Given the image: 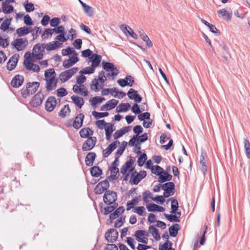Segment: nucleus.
Returning <instances> with one entry per match:
<instances>
[{"label":"nucleus","instance_id":"obj_1","mask_svg":"<svg viewBox=\"0 0 250 250\" xmlns=\"http://www.w3.org/2000/svg\"><path fill=\"white\" fill-rule=\"evenodd\" d=\"M40 83L38 82L27 83L25 87H23L21 90V94L22 98L26 99L35 94L39 87Z\"/></svg>","mask_w":250,"mask_h":250},{"label":"nucleus","instance_id":"obj_2","mask_svg":"<svg viewBox=\"0 0 250 250\" xmlns=\"http://www.w3.org/2000/svg\"><path fill=\"white\" fill-rule=\"evenodd\" d=\"M118 199L117 192L108 190L105 191L103 196V201L107 205H110Z\"/></svg>","mask_w":250,"mask_h":250},{"label":"nucleus","instance_id":"obj_3","mask_svg":"<svg viewBox=\"0 0 250 250\" xmlns=\"http://www.w3.org/2000/svg\"><path fill=\"white\" fill-rule=\"evenodd\" d=\"M162 189L164 190V197L168 198L173 195L175 192V186L173 182H168L163 184Z\"/></svg>","mask_w":250,"mask_h":250},{"label":"nucleus","instance_id":"obj_4","mask_svg":"<svg viewBox=\"0 0 250 250\" xmlns=\"http://www.w3.org/2000/svg\"><path fill=\"white\" fill-rule=\"evenodd\" d=\"M28 44V40L26 38H17L11 42V45L17 50L22 51Z\"/></svg>","mask_w":250,"mask_h":250},{"label":"nucleus","instance_id":"obj_5","mask_svg":"<svg viewBox=\"0 0 250 250\" xmlns=\"http://www.w3.org/2000/svg\"><path fill=\"white\" fill-rule=\"evenodd\" d=\"M78 70L76 67H73L70 69L62 72L60 74V79L62 82L64 83L67 81L71 77L74 75Z\"/></svg>","mask_w":250,"mask_h":250},{"label":"nucleus","instance_id":"obj_6","mask_svg":"<svg viewBox=\"0 0 250 250\" xmlns=\"http://www.w3.org/2000/svg\"><path fill=\"white\" fill-rule=\"evenodd\" d=\"M97 138L96 137L91 136L88 137L82 146L83 150L86 151L91 150L95 146Z\"/></svg>","mask_w":250,"mask_h":250},{"label":"nucleus","instance_id":"obj_7","mask_svg":"<svg viewBox=\"0 0 250 250\" xmlns=\"http://www.w3.org/2000/svg\"><path fill=\"white\" fill-rule=\"evenodd\" d=\"M119 233L118 231L114 229H110L105 233V238L106 241L110 243H113L116 241L118 237Z\"/></svg>","mask_w":250,"mask_h":250},{"label":"nucleus","instance_id":"obj_8","mask_svg":"<svg viewBox=\"0 0 250 250\" xmlns=\"http://www.w3.org/2000/svg\"><path fill=\"white\" fill-rule=\"evenodd\" d=\"M43 99L44 95L41 92H39L33 96L30 104L32 107H37L42 104Z\"/></svg>","mask_w":250,"mask_h":250},{"label":"nucleus","instance_id":"obj_9","mask_svg":"<svg viewBox=\"0 0 250 250\" xmlns=\"http://www.w3.org/2000/svg\"><path fill=\"white\" fill-rule=\"evenodd\" d=\"M57 101L55 97L49 96L47 99L45 108L48 112H52L56 106Z\"/></svg>","mask_w":250,"mask_h":250},{"label":"nucleus","instance_id":"obj_10","mask_svg":"<svg viewBox=\"0 0 250 250\" xmlns=\"http://www.w3.org/2000/svg\"><path fill=\"white\" fill-rule=\"evenodd\" d=\"M127 95L129 99L133 100L136 104L141 103L142 100V97L138 93V91L133 88L129 89Z\"/></svg>","mask_w":250,"mask_h":250},{"label":"nucleus","instance_id":"obj_11","mask_svg":"<svg viewBox=\"0 0 250 250\" xmlns=\"http://www.w3.org/2000/svg\"><path fill=\"white\" fill-rule=\"evenodd\" d=\"M24 81V78L22 75L17 74L13 78L10 83L12 87L18 88L23 84Z\"/></svg>","mask_w":250,"mask_h":250},{"label":"nucleus","instance_id":"obj_12","mask_svg":"<svg viewBox=\"0 0 250 250\" xmlns=\"http://www.w3.org/2000/svg\"><path fill=\"white\" fill-rule=\"evenodd\" d=\"M84 115L83 113H79L75 118L72 126L76 129H78L83 126Z\"/></svg>","mask_w":250,"mask_h":250},{"label":"nucleus","instance_id":"obj_13","mask_svg":"<svg viewBox=\"0 0 250 250\" xmlns=\"http://www.w3.org/2000/svg\"><path fill=\"white\" fill-rule=\"evenodd\" d=\"M135 159L134 158L130 156L128 161H127L121 167V173L123 175L127 173V171L129 168L133 165Z\"/></svg>","mask_w":250,"mask_h":250},{"label":"nucleus","instance_id":"obj_14","mask_svg":"<svg viewBox=\"0 0 250 250\" xmlns=\"http://www.w3.org/2000/svg\"><path fill=\"white\" fill-rule=\"evenodd\" d=\"M125 211V208L123 206H120L118 208L116 209L113 211V212L111 213L109 215L110 223H112L113 220L119 217L120 215L123 214Z\"/></svg>","mask_w":250,"mask_h":250},{"label":"nucleus","instance_id":"obj_15","mask_svg":"<svg viewBox=\"0 0 250 250\" xmlns=\"http://www.w3.org/2000/svg\"><path fill=\"white\" fill-rule=\"evenodd\" d=\"M146 208L149 212H163L165 208L154 203H150L146 205Z\"/></svg>","mask_w":250,"mask_h":250},{"label":"nucleus","instance_id":"obj_16","mask_svg":"<svg viewBox=\"0 0 250 250\" xmlns=\"http://www.w3.org/2000/svg\"><path fill=\"white\" fill-rule=\"evenodd\" d=\"M172 176L168 172L164 170L158 177V181L160 183H163L167 181L170 182V181L172 180Z\"/></svg>","mask_w":250,"mask_h":250},{"label":"nucleus","instance_id":"obj_17","mask_svg":"<svg viewBox=\"0 0 250 250\" xmlns=\"http://www.w3.org/2000/svg\"><path fill=\"white\" fill-rule=\"evenodd\" d=\"M33 31V29L31 26H23L18 28L16 30V33L19 37L27 35Z\"/></svg>","mask_w":250,"mask_h":250},{"label":"nucleus","instance_id":"obj_18","mask_svg":"<svg viewBox=\"0 0 250 250\" xmlns=\"http://www.w3.org/2000/svg\"><path fill=\"white\" fill-rule=\"evenodd\" d=\"M96 156V154L95 152H91L88 153L85 158L86 165L87 166H93Z\"/></svg>","mask_w":250,"mask_h":250},{"label":"nucleus","instance_id":"obj_19","mask_svg":"<svg viewBox=\"0 0 250 250\" xmlns=\"http://www.w3.org/2000/svg\"><path fill=\"white\" fill-rule=\"evenodd\" d=\"M102 65L103 69L107 72H110L112 71H118V68L115 67L114 64L110 62H105L103 61L102 62Z\"/></svg>","mask_w":250,"mask_h":250},{"label":"nucleus","instance_id":"obj_20","mask_svg":"<svg viewBox=\"0 0 250 250\" xmlns=\"http://www.w3.org/2000/svg\"><path fill=\"white\" fill-rule=\"evenodd\" d=\"M90 59H91V66L95 68L100 65L102 56L98 54L94 53L91 57Z\"/></svg>","mask_w":250,"mask_h":250},{"label":"nucleus","instance_id":"obj_21","mask_svg":"<svg viewBox=\"0 0 250 250\" xmlns=\"http://www.w3.org/2000/svg\"><path fill=\"white\" fill-rule=\"evenodd\" d=\"M180 229V226L178 224H174L168 229L169 235L170 236L175 237L177 234L178 231Z\"/></svg>","mask_w":250,"mask_h":250},{"label":"nucleus","instance_id":"obj_22","mask_svg":"<svg viewBox=\"0 0 250 250\" xmlns=\"http://www.w3.org/2000/svg\"><path fill=\"white\" fill-rule=\"evenodd\" d=\"M90 172L92 176L98 177L103 174V170L99 166H93L90 168Z\"/></svg>","mask_w":250,"mask_h":250},{"label":"nucleus","instance_id":"obj_23","mask_svg":"<svg viewBox=\"0 0 250 250\" xmlns=\"http://www.w3.org/2000/svg\"><path fill=\"white\" fill-rule=\"evenodd\" d=\"M93 131L89 127H84L81 129L79 132L80 136L83 138H88L92 135Z\"/></svg>","mask_w":250,"mask_h":250},{"label":"nucleus","instance_id":"obj_24","mask_svg":"<svg viewBox=\"0 0 250 250\" xmlns=\"http://www.w3.org/2000/svg\"><path fill=\"white\" fill-rule=\"evenodd\" d=\"M141 180L139 174H138V172L135 170L131 175L129 183L132 185H137Z\"/></svg>","mask_w":250,"mask_h":250},{"label":"nucleus","instance_id":"obj_25","mask_svg":"<svg viewBox=\"0 0 250 250\" xmlns=\"http://www.w3.org/2000/svg\"><path fill=\"white\" fill-rule=\"evenodd\" d=\"M105 99L104 97L95 96L89 100V102L93 108H96L98 104H101Z\"/></svg>","mask_w":250,"mask_h":250},{"label":"nucleus","instance_id":"obj_26","mask_svg":"<svg viewBox=\"0 0 250 250\" xmlns=\"http://www.w3.org/2000/svg\"><path fill=\"white\" fill-rule=\"evenodd\" d=\"M61 45H62L61 43H60L57 41H55L46 44V45H44V48L47 51L54 50L60 47Z\"/></svg>","mask_w":250,"mask_h":250},{"label":"nucleus","instance_id":"obj_27","mask_svg":"<svg viewBox=\"0 0 250 250\" xmlns=\"http://www.w3.org/2000/svg\"><path fill=\"white\" fill-rule=\"evenodd\" d=\"M72 102L79 108H81L84 104V102L83 98L76 95H73L71 97Z\"/></svg>","mask_w":250,"mask_h":250},{"label":"nucleus","instance_id":"obj_28","mask_svg":"<svg viewBox=\"0 0 250 250\" xmlns=\"http://www.w3.org/2000/svg\"><path fill=\"white\" fill-rule=\"evenodd\" d=\"M26 64H25V67L26 69L29 71H33L35 72H39L40 70V68L39 66L33 62L28 63L27 62H25Z\"/></svg>","mask_w":250,"mask_h":250},{"label":"nucleus","instance_id":"obj_29","mask_svg":"<svg viewBox=\"0 0 250 250\" xmlns=\"http://www.w3.org/2000/svg\"><path fill=\"white\" fill-rule=\"evenodd\" d=\"M149 230L156 241H158L161 239L159 230L154 226L150 225L149 227Z\"/></svg>","mask_w":250,"mask_h":250},{"label":"nucleus","instance_id":"obj_30","mask_svg":"<svg viewBox=\"0 0 250 250\" xmlns=\"http://www.w3.org/2000/svg\"><path fill=\"white\" fill-rule=\"evenodd\" d=\"M171 201V213H175L177 210H178L179 208V204L178 201L174 198H171L167 200V202L168 203L169 201Z\"/></svg>","mask_w":250,"mask_h":250},{"label":"nucleus","instance_id":"obj_31","mask_svg":"<svg viewBox=\"0 0 250 250\" xmlns=\"http://www.w3.org/2000/svg\"><path fill=\"white\" fill-rule=\"evenodd\" d=\"M130 106L131 105L129 103H122L117 106L116 110L118 113L126 112L129 109Z\"/></svg>","mask_w":250,"mask_h":250},{"label":"nucleus","instance_id":"obj_32","mask_svg":"<svg viewBox=\"0 0 250 250\" xmlns=\"http://www.w3.org/2000/svg\"><path fill=\"white\" fill-rule=\"evenodd\" d=\"M2 12L6 14H10L13 12L14 8L12 5H10L5 2L2 3Z\"/></svg>","mask_w":250,"mask_h":250},{"label":"nucleus","instance_id":"obj_33","mask_svg":"<svg viewBox=\"0 0 250 250\" xmlns=\"http://www.w3.org/2000/svg\"><path fill=\"white\" fill-rule=\"evenodd\" d=\"M217 13L218 14L221 15L224 20L229 21H230L232 16L231 12H228L225 9H222L218 10Z\"/></svg>","mask_w":250,"mask_h":250},{"label":"nucleus","instance_id":"obj_34","mask_svg":"<svg viewBox=\"0 0 250 250\" xmlns=\"http://www.w3.org/2000/svg\"><path fill=\"white\" fill-rule=\"evenodd\" d=\"M24 57L25 58L23 64L25 66V62L30 63L35 62L34 57V53H31L30 52H27L24 54Z\"/></svg>","mask_w":250,"mask_h":250},{"label":"nucleus","instance_id":"obj_35","mask_svg":"<svg viewBox=\"0 0 250 250\" xmlns=\"http://www.w3.org/2000/svg\"><path fill=\"white\" fill-rule=\"evenodd\" d=\"M12 18L9 19H6L1 24L0 29L4 32L6 31L9 28V26L11 24Z\"/></svg>","mask_w":250,"mask_h":250},{"label":"nucleus","instance_id":"obj_36","mask_svg":"<svg viewBox=\"0 0 250 250\" xmlns=\"http://www.w3.org/2000/svg\"><path fill=\"white\" fill-rule=\"evenodd\" d=\"M83 8L85 13L88 17H92L94 13V10L93 7L87 4H83Z\"/></svg>","mask_w":250,"mask_h":250},{"label":"nucleus","instance_id":"obj_37","mask_svg":"<svg viewBox=\"0 0 250 250\" xmlns=\"http://www.w3.org/2000/svg\"><path fill=\"white\" fill-rule=\"evenodd\" d=\"M164 215L170 222H179L180 221L179 216H177V215H175L174 214H168L164 213Z\"/></svg>","mask_w":250,"mask_h":250},{"label":"nucleus","instance_id":"obj_38","mask_svg":"<svg viewBox=\"0 0 250 250\" xmlns=\"http://www.w3.org/2000/svg\"><path fill=\"white\" fill-rule=\"evenodd\" d=\"M172 243L169 240H167L163 244L159 245V250H172Z\"/></svg>","mask_w":250,"mask_h":250},{"label":"nucleus","instance_id":"obj_39","mask_svg":"<svg viewBox=\"0 0 250 250\" xmlns=\"http://www.w3.org/2000/svg\"><path fill=\"white\" fill-rule=\"evenodd\" d=\"M139 155L140 156L138 157L137 160V164L138 166L142 167L144 165L145 162L146 161L147 157L146 154L145 153H143Z\"/></svg>","mask_w":250,"mask_h":250},{"label":"nucleus","instance_id":"obj_40","mask_svg":"<svg viewBox=\"0 0 250 250\" xmlns=\"http://www.w3.org/2000/svg\"><path fill=\"white\" fill-rule=\"evenodd\" d=\"M244 148L246 156L248 158L250 159V143L246 138L243 139Z\"/></svg>","mask_w":250,"mask_h":250},{"label":"nucleus","instance_id":"obj_41","mask_svg":"<svg viewBox=\"0 0 250 250\" xmlns=\"http://www.w3.org/2000/svg\"><path fill=\"white\" fill-rule=\"evenodd\" d=\"M46 88L48 91H51L53 90L52 85L55 81V77L50 78L49 79H45Z\"/></svg>","mask_w":250,"mask_h":250},{"label":"nucleus","instance_id":"obj_42","mask_svg":"<svg viewBox=\"0 0 250 250\" xmlns=\"http://www.w3.org/2000/svg\"><path fill=\"white\" fill-rule=\"evenodd\" d=\"M138 204V198H134L132 200L128 201L126 204V210H130L131 208H134L135 205H137Z\"/></svg>","mask_w":250,"mask_h":250},{"label":"nucleus","instance_id":"obj_43","mask_svg":"<svg viewBox=\"0 0 250 250\" xmlns=\"http://www.w3.org/2000/svg\"><path fill=\"white\" fill-rule=\"evenodd\" d=\"M70 112V109L68 104L64 105L63 108H62L59 113V116L62 118H64L66 116L67 112Z\"/></svg>","mask_w":250,"mask_h":250},{"label":"nucleus","instance_id":"obj_44","mask_svg":"<svg viewBox=\"0 0 250 250\" xmlns=\"http://www.w3.org/2000/svg\"><path fill=\"white\" fill-rule=\"evenodd\" d=\"M75 53L76 51L70 46H68L66 49H63L62 51V54L63 56L73 55Z\"/></svg>","mask_w":250,"mask_h":250},{"label":"nucleus","instance_id":"obj_45","mask_svg":"<svg viewBox=\"0 0 250 250\" xmlns=\"http://www.w3.org/2000/svg\"><path fill=\"white\" fill-rule=\"evenodd\" d=\"M138 119L141 121H145V120H150V114L148 112L140 113L138 115Z\"/></svg>","mask_w":250,"mask_h":250},{"label":"nucleus","instance_id":"obj_46","mask_svg":"<svg viewBox=\"0 0 250 250\" xmlns=\"http://www.w3.org/2000/svg\"><path fill=\"white\" fill-rule=\"evenodd\" d=\"M56 77V73L53 68H50L45 71L44 77L45 79H49L53 77Z\"/></svg>","mask_w":250,"mask_h":250},{"label":"nucleus","instance_id":"obj_47","mask_svg":"<svg viewBox=\"0 0 250 250\" xmlns=\"http://www.w3.org/2000/svg\"><path fill=\"white\" fill-rule=\"evenodd\" d=\"M92 114L94 117L95 118L100 119L108 116L109 113L107 112H99L96 111H93L92 112Z\"/></svg>","mask_w":250,"mask_h":250},{"label":"nucleus","instance_id":"obj_48","mask_svg":"<svg viewBox=\"0 0 250 250\" xmlns=\"http://www.w3.org/2000/svg\"><path fill=\"white\" fill-rule=\"evenodd\" d=\"M164 170V169L160 166L155 165L154 166L153 168H152L151 172L152 173L159 176Z\"/></svg>","mask_w":250,"mask_h":250},{"label":"nucleus","instance_id":"obj_49","mask_svg":"<svg viewBox=\"0 0 250 250\" xmlns=\"http://www.w3.org/2000/svg\"><path fill=\"white\" fill-rule=\"evenodd\" d=\"M125 216L122 215L119 219L116 221L114 224V227L116 228L121 227L125 222Z\"/></svg>","mask_w":250,"mask_h":250},{"label":"nucleus","instance_id":"obj_50","mask_svg":"<svg viewBox=\"0 0 250 250\" xmlns=\"http://www.w3.org/2000/svg\"><path fill=\"white\" fill-rule=\"evenodd\" d=\"M118 103L119 101L118 100L113 99L108 101L106 103L108 104V109L110 110L114 108L117 106Z\"/></svg>","mask_w":250,"mask_h":250},{"label":"nucleus","instance_id":"obj_51","mask_svg":"<svg viewBox=\"0 0 250 250\" xmlns=\"http://www.w3.org/2000/svg\"><path fill=\"white\" fill-rule=\"evenodd\" d=\"M120 144V143L119 141H115L109 144L106 148L112 153L117 148V145H119Z\"/></svg>","mask_w":250,"mask_h":250},{"label":"nucleus","instance_id":"obj_52","mask_svg":"<svg viewBox=\"0 0 250 250\" xmlns=\"http://www.w3.org/2000/svg\"><path fill=\"white\" fill-rule=\"evenodd\" d=\"M148 139V136L146 133H144L140 136H137V143L140 145L141 143H144Z\"/></svg>","mask_w":250,"mask_h":250},{"label":"nucleus","instance_id":"obj_53","mask_svg":"<svg viewBox=\"0 0 250 250\" xmlns=\"http://www.w3.org/2000/svg\"><path fill=\"white\" fill-rule=\"evenodd\" d=\"M59 34V35L57 36V37L55 38V40H58L60 42H65L69 39V36L65 37L66 33Z\"/></svg>","mask_w":250,"mask_h":250},{"label":"nucleus","instance_id":"obj_54","mask_svg":"<svg viewBox=\"0 0 250 250\" xmlns=\"http://www.w3.org/2000/svg\"><path fill=\"white\" fill-rule=\"evenodd\" d=\"M53 32L52 28H46L44 30L42 37L43 39H47L49 36L51 37L52 36Z\"/></svg>","mask_w":250,"mask_h":250},{"label":"nucleus","instance_id":"obj_55","mask_svg":"<svg viewBox=\"0 0 250 250\" xmlns=\"http://www.w3.org/2000/svg\"><path fill=\"white\" fill-rule=\"evenodd\" d=\"M61 22V19L58 17L53 18L50 21V25L52 27H56Z\"/></svg>","mask_w":250,"mask_h":250},{"label":"nucleus","instance_id":"obj_56","mask_svg":"<svg viewBox=\"0 0 250 250\" xmlns=\"http://www.w3.org/2000/svg\"><path fill=\"white\" fill-rule=\"evenodd\" d=\"M165 197L163 195H157L155 197L151 198V199L156 203L162 205L165 201Z\"/></svg>","mask_w":250,"mask_h":250},{"label":"nucleus","instance_id":"obj_57","mask_svg":"<svg viewBox=\"0 0 250 250\" xmlns=\"http://www.w3.org/2000/svg\"><path fill=\"white\" fill-rule=\"evenodd\" d=\"M105 72L104 71H102L99 73L98 75V81H100V82L101 83V85H102L103 86L104 85V82L106 81V78L104 76Z\"/></svg>","mask_w":250,"mask_h":250},{"label":"nucleus","instance_id":"obj_58","mask_svg":"<svg viewBox=\"0 0 250 250\" xmlns=\"http://www.w3.org/2000/svg\"><path fill=\"white\" fill-rule=\"evenodd\" d=\"M67 94V91L63 87L59 88L57 90V95L59 97H63Z\"/></svg>","mask_w":250,"mask_h":250},{"label":"nucleus","instance_id":"obj_59","mask_svg":"<svg viewBox=\"0 0 250 250\" xmlns=\"http://www.w3.org/2000/svg\"><path fill=\"white\" fill-rule=\"evenodd\" d=\"M52 30L54 32L57 34L66 33L65 31L64 27L62 25L57 26V27L52 28Z\"/></svg>","mask_w":250,"mask_h":250},{"label":"nucleus","instance_id":"obj_60","mask_svg":"<svg viewBox=\"0 0 250 250\" xmlns=\"http://www.w3.org/2000/svg\"><path fill=\"white\" fill-rule=\"evenodd\" d=\"M108 124L104 120H99L96 122V125L97 127L101 129H103L104 128H105L106 125Z\"/></svg>","mask_w":250,"mask_h":250},{"label":"nucleus","instance_id":"obj_61","mask_svg":"<svg viewBox=\"0 0 250 250\" xmlns=\"http://www.w3.org/2000/svg\"><path fill=\"white\" fill-rule=\"evenodd\" d=\"M94 191L96 194H101L104 192H105V190L104 189V188L102 187V186H101L99 184H98L96 186Z\"/></svg>","mask_w":250,"mask_h":250},{"label":"nucleus","instance_id":"obj_62","mask_svg":"<svg viewBox=\"0 0 250 250\" xmlns=\"http://www.w3.org/2000/svg\"><path fill=\"white\" fill-rule=\"evenodd\" d=\"M117 83L119 84V85L122 87H124L126 86L130 85V84H129V83H128L126 76L125 77V79H119L117 81Z\"/></svg>","mask_w":250,"mask_h":250},{"label":"nucleus","instance_id":"obj_63","mask_svg":"<svg viewBox=\"0 0 250 250\" xmlns=\"http://www.w3.org/2000/svg\"><path fill=\"white\" fill-rule=\"evenodd\" d=\"M152 193L148 191H146L145 192L143 193V201L145 203H148L149 202V200H148V197L151 199V198H153L152 197Z\"/></svg>","mask_w":250,"mask_h":250},{"label":"nucleus","instance_id":"obj_64","mask_svg":"<svg viewBox=\"0 0 250 250\" xmlns=\"http://www.w3.org/2000/svg\"><path fill=\"white\" fill-rule=\"evenodd\" d=\"M24 7L28 13L31 12L34 10V6L32 3H26L24 4Z\"/></svg>","mask_w":250,"mask_h":250}]
</instances>
